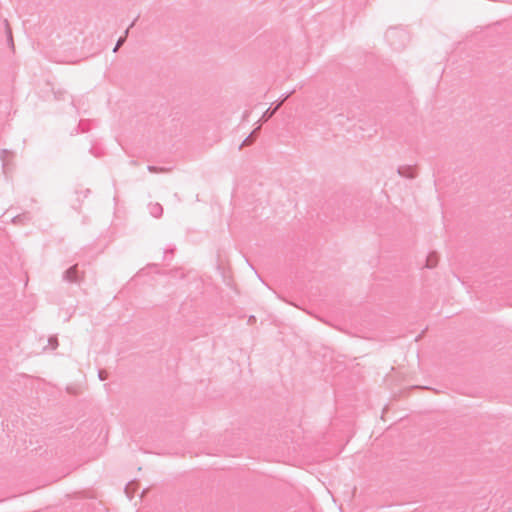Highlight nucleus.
<instances>
[{"label": "nucleus", "instance_id": "nucleus-8", "mask_svg": "<svg viewBox=\"0 0 512 512\" xmlns=\"http://www.w3.org/2000/svg\"><path fill=\"white\" fill-rule=\"evenodd\" d=\"M438 263V255L436 252H430L426 257L425 267L434 268Z\"/></svg>", "mask_w": 512, "mask_h": 512}, {"label": "nucleus", "instance_id": "nucleus-6", "mask_svg": "<svg viewBox=\"0 0 512 512\" xmlns=\"http://www.w3.org/2000/svg\"><path fill=\"white\" fill-rule=\"evenodd\" d=\"M148 208L149 213L155 218H160L163 214V207L159 203H150Z\"/></svg>", "mask_w": 512, "mask_h": 512}, {"label": "nucleus", "instance_id": "nucleus-14", "mask_svg": "<svg viewBox=\"0 0 512 512\" xmlns=\"http://www.w3.org/2000/svg\"><path fill=\"white\" fill-rule=\"evenodd\" d=\"M147 169L152 172V173H157V172H161V171H164V168H159V167H156V166H152V165H149L147 167Z\"/></svg>", "mask_w": 512, "mask_h": 512}, {"label": "nucleus", "instance_id": "nucleus-9", "mask_svg": "<svg viewBox=\"0 0 512 512\" xmlns=\"http://www.w3.org/2000/svg\"><path fill=\"white\" fill-rule=\"evenodd\" d=\"M4 23H5V33H6V37H7V43L11 49H14V40H13V35H12V29L6 19L4 20Z\"/></svg>", "mask_w": 512, "mask_h": 512}, {"label": "nucleus", "instance_id": "nucleus-1", "mask_svg": "<svg viewBox=\"0 0 512 512\" xmlns=\"http://www.w3.org/2000/svg\"><path fill=\"white\" fill-rule=\"evenodd\" d=\"M389 45L395 50H401L405 47L408 40L406 31L397 28H390L385 34Z\"/></svg>", "mask_w": 512, "mask_h": 512}, {"label": "nucleus", "instance_id": "nucleus-3", "mask_svg": "<svg viewBox=\"0 0 512 512\" xmlns=\"http://www.w3.org/2000/svg\"><path fill=\"white\" fill-rule=\"evenodd\" d=\"M13 157H14L13 152H11L7 149L1 150L0 158L2 160V166H3V170H4L5 174H7V172H8L9 165H10Z\"/></svg>", "mask_w": 512, "mask_h": 512}, {"label": "nucleus", "instance_id": "nucleus-18", "mask_svg": "<svg viewBox=\"0 0 512 512\" xmlns=\"http://www.w3.org/2000/svg\"><path fill=\"white\" fill-rule=\"evenodd\" d=\"M248 320H249V321L256 320V317H255L254 315H250V316L248 317Z\"/></svg>", "mask_w": 512, "mask_h": 512}, {"label": "nucleus", "instance_id": "nucleus-5", "mask_svg": "<svg viewBox=\"0 0 512 512\" xmlns=\"http://www.w3.org/2000/svg\"><path fill=\"white\" fill-rule=\"evenodd\" d=\"M282 106V102H277L275 104H272L262 115L260 121L262 123H265L266 121H268L270 118L273 117V115L280 109V107Z\"/></svg>", "mask_w": 512, "mask_h": 512}, {"label": "nucleus", "instance_id": "nucleus-4", "mask_svg": "<svg viewBox=\"0 0 512 512\" xmlns=\"http://www.w3.org/2000/svg\"><path fill=\"white\" fill-rule=\"evenodd\" d=\"M397 172L401 177H404L407 179H413L416 177L415 168L410 165L398 167Z\"/></svg>", "mask_w": 512, "mask_h": 512}, {"label": "nucleus", "instance_id": "nucleus-17", "mask_svg": "<svg viewBox=\"0 0 512 512\" xmlns=\"http://www.w3.org/2000/svg\"><path fill=\"white\" fill-rule=\"evenodd\" d=\"M291 95V92L290 93H286L284 94L280 100L278 102H282V104L289 98V96Z\"/></svg>", "mask_w": 512, "mask_h": 512}, {"label": "nucleus", "instance_id": "nucleus-15", "mask_svg": "<svg viewBox=\"0 0 512 512\" xmlns=\"http://www.w3.org/2000/svg\"><path fill=\"white\" fill-rule=\"evenodd\" d=\"M260 128H261V125H259L257 128H255L249 135H251L253 137V139L255 140L258 135H259V132H260Z\"/></svg>", "mask_w": 512, "mask_h": 512}, {"label": "nucleus", "instance_id": "nucleus-12", "mask_svg": "<svg viewBox=\"0 0 512 512\" xmlns=\"http://www.w3.org/2000/svg\"><path fill=\"white\" fill-rule=\"evenodd\" d=\"M255 140L253 139V137L251 135L247 136L243 142L240 144L239 146V149H242V147L244 146H249L251 145Z\"/></svg>", "mask_w": 512, "mask_h": 512}, {"label": "nucleus", "instance_id": "nucleus-10", "mask_svg": "<svg viewBox=\"0 0 512 512\" xmlns=\"http://www.w3.org/2000/svg\"><path fill=\"white\" fill-rule=\"evenodd\" d=\"M30 220H31V217H30L29 213H23V214L16 215L12 219L13 223H15V224H19V223L23 224Z\"/></svg>", "mask_w": 512, "mask_h": 512}, {"label": "nucleus", "instance_id": "nucleus-11", "mask_svg": "<svg viewBox=\"0 0 512 512\" xmlns=\"http://www.w3.org/2000/svg\"><path fill=\"white\" fill-rule=\"evenodd\" d=\"M88 129V122L85 120H80L77 128H75L74 131L71 132V134L73 135L74 133L78 134L80 132H86L88 131Z\"/></svg>", "mask_w": 512, "mask_h": 512}, {"label": "nucleus", "instance_id": "nucleus-16", "mask_svg": "<svg viewBox=\"0 0 512 512\" xmlns=\"http://www.w3.org/2000/svg\"><path fill=\"white\" fill-rule=\"evenodd\" d=\"M260 128H261V125H259L257 128H255L249 135H251L253 137V139L255 140L258 135H259V132H260Z\"/></svg>", "mask_w": 512, "mask_h": 512}, {"label": "nucleus", "instance_id": "nucleus-2", "mask_svg": "<svg viewBox=\"0 0 512 512\" xmlns=\"http://www.w3.org/2000/svg\"><path fill=\"white\" fill-rule=\"evenodd\" d=\"M83 276L79 275L78 271V265H73L69 267L64 273H63V279L65 281H68L70 283H79L82 280Z\"/></svg>", "mask_w": 512, "mask_h": 512}, {"label": "nucleus", "instance_id": "nucleus-19", "mask_svg": "<svg viewBox=\"0 0 512 512\" xmlns=\"http://www.w3.org/2000/svg\"><path fill=\"white\" fill-rule=\"evenodd\" d=\"M73 208H74L75 210H78V209L80 208V204H79V205H75V204H73Z\"/></svg>", "mask_w": 512, "mask_h": 512}, {"label": "nucleus", "instance_id": "nucleus-7", "mask_svg": "<svg viewBox=\"0 0 512 512\" xmlns=\"http://www.w3.org/2000/svg\"><path fill=\"white\" fill-rule=\"evenodd\" d=\"M138 18H139V16H138L136 19H134V21L129 25V27H128V28L126 29V31H125V35H124V36H121V37L117 40L116 45H115V47H114V49H113V52H117V51H118V49H119V48H120V47L125 43V41H126V36L128 35L129 29H130V28H132V27L135 25V23H136V21H137V19H138Z\"/></svg>", "mask_w": 512, "mask_h": 512}, {"label": "nucleus", "instance_id": "nucleus-13", "mask_svg": "<svg viewBox=\"0 0 512 512\" xmlns=\"http://www.w3.org/2000/svg\"><path fill=\"white\" fill-rule=\"evenodd\" d=\"M89 193H90V189H85V190L80 191V192L77 191L76 192V194L78 195L77 200L80 201V196L83 197V198H86Z\"/></svg>", "mask_w": 512, "mask_h": 512}]
</instances>
